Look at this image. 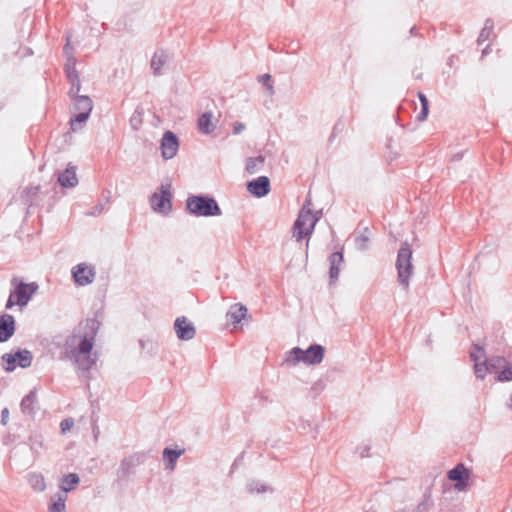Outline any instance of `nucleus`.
<instances>
[{"mask_svg": "<svg viewBox=\"0 0 512 512\" xmlns=\"http://www.w3.org/2000/svg\"><path fill=\"white\" fill-rule=\"evenodd\" d=\"M15 319L11 314L0 315V343L7 342L15 333Z\"/></svg>", "mask_w": 512, "mask_h": 512, "instance_id": "dca6fc26", "label": "nucleus"}, {"mask_svg": "<svg viewBox=\"0 0 512 512\" xmlns=\"http://www.w3.org/2000/svg\"><path fill=\"white\" fill-rule=\"evenodd\" d=\"M365 512H373V511H365Z\"/></svg>", "mask_w": 512, "mask_h": 512, "instance_id": "4d7b16f0", "label": "nucleus"}, {"mask_svg": "<svg viewBox=\"0 0 512 512\" xmlns=\"http://www.w3.org/2000/svg\"><path fill=\"white\" fill-rule=\"evenodd\" d=\"M167 55L163 50L156 51L151 59V68L155 75L160 74L161 67L165 64Z\"/></svg>", "mask_w": 512, "mask_h": 512, "instance_id": "a878e982", "label": "nucleus"}, {"mask_svg": "<svg viewBox=\"0 0 512 512\" xmlns=\"http://www.w3.org/2000/svg\"><path fill=\"white\" fill-rule=\"evenodd\" d=\"M74 425V420L72 418L63 419L60 423V428L62 432H66L70 430Z\"/></svg>", "mask_w": 512, "mask_h": 512, "instance_id": "a19ab883", "label": "nucleus"}, {"mask_svg": "<svg viewBox=\"0 0 512 512\" xmlns=\"http://www.w3.org/2000/svg\"><path fill=\"white\" fill-rule=\"evenodd\" d=\"M394 512H406V510L405 509H397Z\"/></svg>", "mask_w": 512, "mask_h": 512, "instance_id": "5fc2aeb1", "label": "nucleus"}, {"mask_svg": "<svg viewBox=\"0 0 512 512\" xmlns=\"http://www.w3.org/2000/svg\"><path fill=\"white\" fill-rule=\"evenodd\" d=\"M71 272L74 282L79 286L91 284L96 277L95 267L87 263H79L72 268Z\"/></svg>", "mask_w": 512, "mask_h": 512, "instance_id": "9d476101", "label": "nucleus"}, {"mask_svg": "<svg viewBox=\"0 0 512 512\" xmlns=\"http://www.w3.org/2000/svg\"><path fill=\"white\" fill-rule=\"evenodd\" d=\"M56 497L57 499L49 505L48 512H65L66 497L60 493Z\"/></svg>", "mask_w": 512, "mask_h": 512, "instance_id": "72a5a7b5", "label": "nucleus"}, {"mask_svg": "<svg viewBox=\"0 0 512 512\" xmlns=\"http://www.w3.org/2000/svg\"><path fill=\"white\" fill-rule=\"evenodd\" d=\"M318 217H312V211L305 209V206L299 211L298 217L294 222L293 231L297 240H301L313 233Z\"/></svg>", "mask_w": 512, "mask_h": 512, "instance_id": "39448f33", "label": "nucleus"}, {"mask_svg": "<svg viewBox=\"0 0 512 512\" xmlns=\"http://www.w3.org/2000/svg\"><path fill=\"white\" fill-rule=\"evenodd\" d=\"M243 456H244V452H242V453H241V454H240V455H239V456L234 460V462H233V464H232V466H231L232 470H234V469L237 467V465H238V464L240 463V461L243 459Z\"/></svg>", "mask_w": 512, "mask_h": 512, "instance_id": "de8ad7c7", "label": "nucleus"}, {"mask_svg": "<svg viewBox=\"0 0 512 512\" xmlns=\"http://www.w3.org/2000/svg\"><path fill=\"white\" fill-rule=\"evenodd\" d=\"M28 481L31 487L37 492H42L46 488L44 477L40 474H31Z\"/></svg>", "mask_w": 512, "mask_h": 512, "instance_id": "2f4dec72", "label": "nucleus"}, {"mask_svg": "<svg viewBox=\"0 0 512 512\" xmlns=\"http://www.w3.org/2000/svg\"><path fill=\"white\" fill-rule=\"evenodd\" d=\"M344 261L343 251H336L333 252L329 256V279L330 283L333 284L338 280L339 273H340V266Z\"/></svg>", "mask_w": 512, "mask_h": 512, "instance_id": "a211bd4d", "label": "nucleus"}, {"mask_svg": "<svg viewBox=\"0 0 512 512\" xmlns=\"http://www.w3.org/2000/svg\"><path fill=\"white\" fill-rule=\"evenodd\" d=\"M3 369L6 372H13L17 367L28 368L32 364V352L27 349H18L15 353H5L1 357Z\"/></svg>", "mask_w": 512, "mask_h": 512, "instance_id": "423d86ee", "label": "nucleus"}, {"mask_svg": "<svg viewBox=\"0 0 512 512\" xmlns=\"http://www.w3.org/2000/svg\"><path fill=\"white\" fill-rule=\"evenodd\" d=\"M244 128H245V125L243 123L235 122L233 125V133L239 134L241 131L244 130Z\"/></svg>", "mask_w": 512, "mask_h": 512, "instance_id": "a18cd8bd", "label": "nucleus"}, {"mask_svg": "<svg viewBox=\"0 0 512 512\" xmlns=\"http://www.w3.org/2000/svg\"><path fill=\"white\" fill-rule=\"evenodd\" d=\"M160 193L154 192L150 196V204L155 212L168 214L172 211L171 183L161 184Z\"/></svg>", "mask_w": 512, "mask_h": 512, "instance_id": "0eeeda50", "label": "nucleus"}, {"mask_svg": "<svg viewBox=\"0 0 512 512\" xmlns=\"http://www.w3.org/2000/svg\"><path fill=\"white\" fill-rule=\"evenodd\" d=\"M484 355V349L480 347L479 345H474V351L470 352V358L475 362L478 363V360L481 356Z\"/></svg>", "mask_w": 512, "mask_h": 512, "instance_id": "ea45409f", "label": "nucleus"}, {"mask_svg": "<svg viewBox=\"0 0 512 512\" xmlns=\"http://www.w3.org/2000/svg\"><path fill=\"white\" fill-rule=\"evenodd\" d=\"M21 412L26 415L33 417L38 410V400L36 395V390H31L27 395H25L20 403Z\"/></svg>", "mask_w": 512, "mask_h": 512, "instance_id": "f3484780", "label": "nucleus"}, {"mask_svg": "<svg viewBox=\"0 0 512 512\" xmlns=\"http://www.w3.org/2000/svg\"><path fill=\"white\" fill-rule=\"evenodd\" d=\"M147 459L145 452H135L124 457L117 469V477L119 480H126L130 475L135 473L136 468L143 464Z\"/></svg>", "mask_w": 512, "mask_h": 512, "instance_id": "6e6552de", "label": "nucleus"}, {"mask_svg": "<svg viewBox=\"0 0 512 512\" xmlns=\"http://www.w3.org/2000/svg\"><path fill=\"white\" fill-rule=\"evenodd\" d=\"M369 450H370V447L369 446H365L363 447L360 451H359V454L362 458L364 457H367L368 456V453H369Z\"/></svg>", "mask_w": 512, "mask_h": 512, "instance_id": "09e8293b", "label": "nucleus"}, {"mask_svg": "<svg viewBox=\"0 0 512 512\" xmlns=\"http://www.w3.org/2000/svg\"><path fill=\"white\" fill-rule=\"evenodd\" d=\"M38 289V285L34 282L32 283H24L20 282L14 291L11 293H14V296L16 297V303L18 306L22 307L25 306L32 295L35 293V291Z\"/></svg>", "mask_w": 512, "mask_h": 512, "instance_id": "4468645a", "label": "nucleus"}, {"mask_svg": "<svg viewBox=\"0 0 512 512\" xmlns=\"http://www.w3.org/2000/svg\"><path fill=\"white\" fill-rule=\"evenodd\" d=\"M369 244V229L366 227L362 234L355 238V245L359 251H366Z\"/></svg>", "mask_w": 512, "mask_h": 512, "instance_id": "473e14b6", "label": "nucleus"}, {"mask_svg": "<svg viewBox=\"0 0 512 512\" xmlns=\"http://www.w3.org/2000/svg\"><path fill=\"white\" fill-rule=\"evenodd\" d=\"M174 329L177 337L183 341H189L195 337L196 330L191 322H188L186 317H178L174 322Z\"/></svg>", "mask_w": 512, "mask_h": 512, "instance_id": "2eb2a0df", "label": "nucleus"}, {"mask_svg": "<svg viewBox=\"0 0 512 512\" xmlns=\"http://www.w3.org/2000/svg\"><path fill=\"white\" fill-rule=\"evenodd\" d=\"M493 29H494L493 20L490 18L486 19L484 27L480 31V34L477 39L478 45H481L483 42L487 41L490 38V36L493 32Z\"/></svg>", "mask_w": 512, "mask_h": 512, "instance_id": "c85d7f7f", "label": "nucleus"}, {"mask_svg": "<svg viewBox=\"0 0 512 512\" xmlns=\"http://www.w3.org/2000/svg\"><path fill=\"white\" fill-rule=\"evenodd\" d=\"M322 212L317 211L315 214H312V217H318L320 219Z\"/></svg>", "mask_w": 512, "mask_h": 512, "instance_id": "603ef678", "label": "nucleus"}, {"mask_svg": "<svg viewBox=\"0 0 512 512\" xmlns=\"http://www.w3.org/2000/svg\"><path fill=\"white\" fill-rule=\"evenodd\" d=\"M247 490L249 493L254 494H260L265 492H273V488L268 486L267 484L259 481V480H250L247 483Z\"/></svg>", "mask_w": 512, "mask_h": 512, "instance_id": "bb28decb", "label": "nucleus"}, {"mask_svg": "<svg viewBox=\"0 0 512 512\" xmlns=\"http://www.w3.org/2000/svg\"><path fill=\"white\" fill-rule=\"evenodd\" d=\"M510 400H511L510 408L512 409V394H511Z\"/></svg>", "mask_w": 512, "mask_h": 512, "instance_id": "6e6d98bb", "label": "nucleus"}, {"mask_svg": "<svg viewBox=\"0 0 512 512\" xmlns=\"http://www.w3.org/2000/svg\"><path fill=\"white\" fill-rule=\"evenodd\" d=\"M259 82L262 83L263 86H265V88L267 89L268 94L270 96H273L275 94V89H274L272 77L270 74L266 73V74L261 75L259 77Z\"/></svg>", "mask_w": 512, "mask_h": 512, "instance_id": "c9c22d12", "label": "nucleus"}, {"mask_svg": "<svg viewBox=\"0 0 512 512\" xmlns=\"http://www.w3.org/2000/svg\"><path fill=\"white\" fill-rule=\"evenodd\" d=\"M59 184L64 188H72L78 184L76 167L68 164L67 168L58 176Z\"/></svg>", "mask_w": 512, "mask_h": 512, "instance_id": "aec40b11", "label": "nucleus"}, {"mask_svg": "<svg viewBox=\"0 0 512 512\" xmlns=\"http://www.w3.org/2000/svg\"><path fill=\"white\" fill-rule=\"evenodd\" d=\"M8 414H9V411L7 408H4L2 411H1V422L3 424H6V419L8 417Z\"/></svg>", "mask_w": 512, "mask_h": 512, "instance_id": "49530a36", "label": "nucleus"}, {"mask_svg": "<svg viewBox=\"0 0 512 512\" xmlns=\"http://www.w3.org/2000/svg\"><path fill=\"white\" fill-rule=\"evenodd\" d=\"M415 31H416V27L413 26L411 29H410V34L411 35H415Z\"/></svg>", "mask_w": 512, "mask_h": 512, "instance_id": "864d4df0", "label": "nucleus"}, {"mask_svg": "<svg viewBox=\"0 0 512 512\" xmlns=\"http://www.w3.org/2000/svg\"><path fill=\"white\" fill-rule=\"evenodd\" d=\"M246 314L247 308L240 303H236L230 307L226 316L232 324H238L245 318Z\"/></svg>", "mask_w": 512, "mask_h": 512, "instance_id": "4be33fe9", "label": "nucleus"}, {"mask_svg": "<svg viewBox=\"0 0 512 512\" xmlns=\"http://www.w3.org/2000/svg\"><path fill=\"white\" fill-rule=\"evenodd\" d=\"M103 210H104L103 204H98L92 208V210L88 213V215L98 216L102 213Z\"/></svg>", "mask_w": 512, "mask_h": 512, "instance_id": "79ce46f5", "label": "nucleus"}, {"mask_svg": "<svg viewBox=\"0 0 512 512\" xmlns=\"http://www.w3.org/2000/svg\"><path fill=\"white\" fill-rule=\"evenodd\" d=\"M14 293H10L8 300L6 302L5 308L11 309L14 307V305H17L16 300H14Z\"/></svg>", "mask_w": 512, "mask_h": 512, "instance_id": "c03bdc74", "label": "nucleus"}, {"mask_svg": "<svg viewBox=\"0 0 512 512\" xmlns=\"http://www.w3.org/2000/svg\"><path fill=\"white\" fill-rule=\"evenodd\" d=\"M80 481V478L78 474L76 473H69L68 475H65L62 479V490L64 492L71 491L75 485H77Z\"/></svg>", "mask_w": 512, "mask_h": 512, "instance_id": "c756f323", "label": "nucleus"}, {"mask_svg": "<svg viewBox=\"0 0 512 512\" xmlns=\"http://www.w3.org/2000/svg\"><path fill=\"white\" fill-rule=\"evenodd\" d=\"M143 116H144L143 107L137 106L129 119L130 126L134 131L139 130L140 127L142 126Z\"/></svg>", "mask_w": 512, "mask_h": 512, "instance_id": "cd10ccee", "label": "nucleus"}, {"mask_svg": "<svg viewBox=\"0 0 512 512\" xmlns=\"http://www.w3.org/2000/svg\"><path fill=\"white\" fill-rule=\"evenodd\" d=\"M447 478L455 483L454 488L457 491H466L469 487L470 471L463 463H458L448 471Z\"/></svg>", "mask_w": 512, "mask_h": 512, "instance_id": "1a4fd4ad", "label": "nucleus"}, {"mask_svg": "<svg viewBox=\"0 0 512 512\" xmlns=\"http://www.w3.org/2000/svg\"><path fill=\"white\" fill-rule=\"evenodd\" d=\"M488 372H491V370H490V367L488 366V362L486 360L481 363H479V362L475 363L474 373L478 379L483 380L486 377Z\"/></svg>", "mask_w": 512, "mask_h": 512, "instance_id": "f704fd0d", "label": "nucleus"}, {"mask_svg": "<svg viewBox=\"0 0 512 512\" xmlns=\"http://www.w3.org/2000/svg\"><path fill=\"white\" fill-rule=\"evenodd\" d=\"M161 155L165 160L172 159L179 149V140L172 131H165L161 139Z\"/></svg>", "mask_w": 512, "mask_h": 512, "instance_id": "f8f14e48", "label": "nucleus"}, {"mask_svg": "<svg viewBox=\"0 0 512 512\" xmlns=\"http://www.w3.org/2000/svg\"><path fill=\"white\" fill-rule=\"evenodd\" d=\"M288 365H296L299 362L305 363V354L304 350L300 347H294L290 351L286 353V357L284 360Z\"/></svg>", "mask_w": 512, "mask_h": 512, "instance_id": "393cba45", "label": "nucleus"}, {"mask_svg": "<svg viewBox=\"0 0 512 512\" xmlns=\"http://www.w3.org/2000/svg\"><path fill=\"white\" fill-rule=\"evenodd\" d=\"M270 190V179L267 176H259L247 183V191L257 198L268 195Z\"/></svg>", "mask_w": 512, "mask_h": 512, "instance_id": "ddd939ff", "label": "nucleus"}, {"mask_svg": "<svg viewBox=\"0 0 512 512\" xmlns=\"http://www.w3.org/2000/svg\"><path fill=\"white\" fill-rule=\"evenodd\" d=\"M76 62V58L73 55H70L64 65L65 74L70 83L68 96L76 95L81 89L80 77L76 70Z\"/></svg>", "mask_w": 512, "mask_h": 512, "instance_id": "9b49d317", "label": "nucleus"}, {"mask_svg": "<svg viewBox=\"0 0 512 512\" xmlns=\"http://www.w3.org/2000/svg\"><path fill=\"white\" fill-rule=\"evenodd\" d=\"M212 117L211 112H205L198 118V129L202 134H210L216 128L212 122Z\"/></svg>", "mask_w": 512, "mask_h": 512, "instance_id": "5701e85b", "label": "nucleus"}, {"mask_svg": "<svg viewBox=\"0 0 512 512\" xmlns=\"http://www.w3.org/2000/svg\"><path fill=\"white\" fill-rule=\"evenodd\" d=\"M184 452V449L176 450L169 447L164 448L162 455L165 469L173 471L176 467L177 460L184 454Z\"/></svg>", "mask_w": 512, "mask_h": 512, "instance_id": "412c9836", "label": "nucleus"}, {"mask_svg": "<svg viewBox=\"0 0 512 512\" xmlns=\"http://www.w3.org/2000/svg\"><path fill=\"white\" fill-rule=\"evenodd\" d=\"M418 98L421 103V110L417 115V119L419 121H425L427 119L428 113H429V101H428L426 95L422 92L418 93Z\"/></svg>", "mask_w": 512, "mask_h": 512, "instance_id": "7c9ffc66", "label": "nucleus"}, {"mask_svg": "<svg viewBox=\"0 0 512 512\" xmlns=\"http://www.w3.org/2000/svg\"><path fill=\"white\" fill-rule=\"evenodd\" d=\"M412 250L408 243H404L398 250L396 268L399 283L407 290L409 288V277L412 274Z\"/></svg>", "mask_w": 512, "mask_h": 512, "instance_id": "20e7f679", "label": "nucleus"}, {"mask_svg": "<svg viewBox=\"0 0 512 512\" xmlns=\"http://www.w3.org/2000/svg\"><path fill=\"white\" fill-rule=\"evenodd\" d=\"M431 499L429 495H424L423 500L416 506L413 512H429Z\"/></svg>", "mask_w": 512, "mask_h": 512, "instance_id": "58836bf2", "label": "nucleus"}, {"mask_svg": "<svg viewBox=\"0 0 512 512\" xmlns=\"http://www.w3.org/2000/svg\"><path fill=\"white\" fill-rule=\"evenodd\" d=\"M490 52V45H487L483 50H482V57L486 56L487 54H489Z\"/></svg>", "mask_w": 512, "mask_h": 512, "instance_id": "8fccbe9b", "label": "nucleus"}, {"mask_svg": "<svg viewBox=\"0 0 512 512\" xmlns=\"http://www.w3.org/2000/svg\"><path fill=\"white\" fill-rule=\"evenodd\" d=\"M311 205V200L310 199H306L305 200V204L303 206H305V209H307V206Z\"/></svg>", "mask_w": 512, "mask_h": 512, "instance_id": "3c124183", "label": "nucleus"}, {"mask_svg": "<svg viewBox=\"0 0 512 512\" xmlns=\"http://www.w3.org/2000/svg\"><path fill=\"white\" fill-rule=\"evenodd\" d=\"M186 210L196 217H213L222 214L217 201L209 195H190L186 199Z\"/></svg>", "mask_w": 512, "mask_h": 512, "instance_id": "f03ea898", "label": "nucleus"}, {"mask_svg": "<svg viewBox=\"0 0 512 512\" xmlns=\"http://www.w3.org/2000/svg\"><path fill=\"white\" fill-rule=\"evenodd\" d=\"M69 98L72 102V110L74 111V115L69 121L70 129L73 132H78L83 129L91 115L93 101L88 95H80L79 93L69 96Z\"/></svg>", "mask_w": 512, "mask_h": 512, "instance_id": "7ed1b4c3", "label": "nucleus"}, {"mask_svg": "<svg viewBox=\"0 0 512 512\" xmlns=\"http://www.w3.org/2000/svg\"><path fill=\"white\" fill-rule=\"evenodd\" d=\"M63 52H64L66 58H68L70 55H73V48L70 46L69 38H67V43L65 44V46L63 48ZM67 60L68 59H66V61Z\"/></svg>", "mask_w": 512, "mask_h": 512, "instance_id": "37998d69", "label": "nucleus"}, {"mask_svg": "<svg viewBox=\"0 0 512 512\" xmlns=\"http://www.w3.org/2000/svg\"><path fill=\"white\" fill-rule=\"evenodd\" d=\"M486 361L488 362L491 372L507 364V360L501 356L492 357Z\"/></svg>", "mask_w": 512, "mask_h": 512, "instance_id": "4c0bfd02", "label": "nucleus"}, {"mask_svg": "<svg viewBox=\"0 0 512 512\" xmlns=\"http://www.w3.org/2000/svg\"><path fill=\"white\" fill-rule=\"evenodd\" d=\"M496 380L499 382H507L512 380V367L508 363L504 366V369L498 373Z\"/></svg>", "mask_w": 512, "mask_h": 512, "instance_id": "e433bc0d", "label": "nucleus"}, {"mask_svg": "<svg viewBox=\"0 0 512 512\" xmlns=\"http://www.w3.org/2000/svg\"><path fill=\"white\" fill-rule=\"evenodd\" d=\"M100 325L96 318H88L65 338L64 355L81 371H89L96 364L97 353L93 347Z\"/></svg>", "mask_w": 512, "mask_h": 512, "instance_id": "f257e3e1", "label": "nucleus"}, {"mask_svg": "<svg viewBox=\"0 0 512 512\" xmlns=\"http://www.w3.org/2000/svg\"><path fill=\"white\" fill-rule=\"evenodd\" d=\"M265 157L258 155L256 157H249L246 159L245 170L248 174H256L264 167Z\"/></svg>", "mask_w": 512, "mask_h": 512, "instance_id": "b1692460", "label": "nucleus"}, {"mask_svg": "<svg viewBox=\"0 0 512 512\" xmlns=\"http://www.w3.org/2000/svg\"><path fill=\"white\" fill-rule=\"evenodd\" d=\"M325 349L320 344H312L304 350L305 363L309 365L320 364L324 358Z\"/></svg>", "mask_w": 512, "mask_h": 512, "instance_id": "6ab92c4d", "label": "nucleus"}]
</instances>
